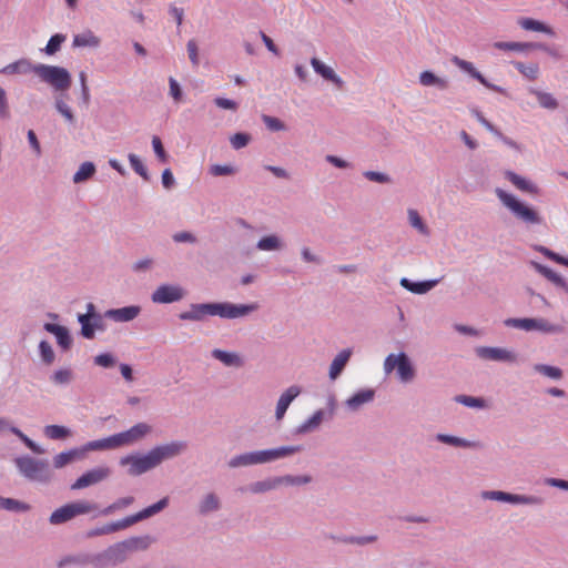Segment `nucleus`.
Instances as JSON below:
<instances>
[{"instance_id":"cd10ccee","label":"nucleus","mask_w":568,"mask_h":568,"mask_svg":"<svg viewBox=\"0 0 568 568\" xmlns=\"http://www.w3.org/2000/svg\"><path fill=\"white\" fill-rule=\"evenodd\" d=\"M128 527H129L128 521L125 518H123V519H120L116 521L108 523L101 527H95V528L88 530L87 537L93 538V537H98V536H102V535H109V534L125 529Z\"/></svg>"},{"instance_id":"e2e57ef3","label":"nucleus","mask_w":568,"mask_h":568,"mask_svg":"<svg viewBox=\"0 0 568 568\" xmlns=\"http://www.w3.org/2000/svg\"><path fill=\"white\" fill-rule=\"evenodd\" d=\"M515 68L529 80H535L539 73V67L537 63L525 64L523 62H514Z\"/></svg>"},{"instance_id":"4c0bfd02","label":"nucleus","mask_w":568,"mask_h":568,"mask_svg":"<svg viewBox=\"0 0 568 568\" xmlns=\"http://www.w3.org/2000/svg\"><path fill=\"white\" fill-rule=\"evenodd\" d=\"M100 38L94 36L92 31L88 30L83 33L75 34L73 38L72 45L74 48H98L100 45Z\"/></svg>"},{"instance_id":"423d86ee","label":"nucleus","mask_w":568,"mask_h":568,"mask_svg":"<svg viewBox=\"0 0 568 568\" xmlns=\"http://www.w3.org/2000/svg\"><path fill=\"white\" fill-rule=\"evenodd\" d=\"M396 371L397 378L404 383H412L416 377L415 366L405 352L398 354L390 353L384 361V372L390 374Z\"/></svg>"},{"instance_id":"a211bd4d","label":"nucleus","mask_w":568,"mask_h":568,"mask_svg":"<svg viewBox=\"0 0 568 568\" xmlns=\"http://www.w3.org/2000/svg\"><path fill=\"white\" fill-rule=\"evenodd\" d=\"M141 313V306L129 305L121 308H111L104 313V317L110 318L114 322H131Z\"/></svg>"},{"instance_id":"49530a36","label":"nucleus","mask_w":568,"mask_h":568,"mask_svg":"<svg viewBox=\"0 0 568 568\" xmlns=\"http://www.w3.org/2000/svg\"><path fill=\"white\" fill-rule=\"evenodd\" d=\"M43 432L48 438L53 440H63L71 436L70 428L62 425H47Z\"/></svg>"},{"instance_id":"09e8293b","label":"nucleus","mask_w":568,"mask_h":568,"mask_svg":"<svg viewBox=\"0 0 568 568\" xmlns=\"http://www.w3.org/2000/svg\"><path fill=\"white\" fill-rule=\"evenodd\" d=\"M87 566L88 565V554L87 552H79L75 555H68L61 558L57 562L58 568H65L67 566Z\"/></svg>"},{"instance_id":"603ef678","label":"nucleus","mask_w":568,"mask_h":568,"mask_svg":"<svg viewBox=\"0 0 568 568\" xmlns=\"http://www.w3.org/2000/svg\"><path fill=\"white\" fill-rule=\"evenodd\" d=\"M311 475H284L280 476L281 486H302L312 483Z\"/></svg>"},{"instance_id":"bb28decb","label":"nucleus","mask_w":568,"mask_h":568,"mask_svg":"<svg viewBox=\"0 0 568 568\" xmlns=\"http://www.w3.org/2000/svg\"><path fill=\"white\" fill-rule=\"evenodd\" d=\"M324 420H327L326 412L324 409H318L308 419L302 423L296 428L295 433L303 435L315 432Z\"/></svg>"},{"instance_id":"39448f33","label":"nucleus","mask_w":568,"mask_h":568,"mask_svg":"<svg viewBox=\"0 0 568 568\" xmlns=\"http://www.w3.org/2000/svg\"><path fill=\"white\" fill-rule=\"evenodd\" d=\"M36 74L57 92H67L72 84L71 73L63 67L37 63Z\"/></svg>"},{"instance_id":"5701e85b","label":"nucleus","mask_w":568,"mask_h":568,"mask_svg":"<svg viewBox=\"0 0 568 568\" xmlns=\"http://www.w3.org/2000/svg\"><path fill=\"white\" fill-rule=\"evenodd\" d=\"M494 48L503 51H531V50H548V45L541 42H505L497 41Z\"/></svg>"},{"instance_id":"bf43d9fd","label":"nucleus","mask_w":568,"mask_h":568,"mask_svg":"<svg viewBox=\"0 0 568 568\" xmlns=\"http://www.w3.org/2000/svg\"><path fill=\"white\" fill-rule=\"evenodd\" d=\"M408 221H409V224L414 229H416L420 234H423V235L429 234L428 226L424 223L423 219L420 217V215L418 214V212L416 210H413V209L408 210Z\"/></svg>"},{"instance_id":"473e14b6","label":"nucleus","mask_w":568,"mask_h":568,"mask_svg":"<svg viewBox=\"0 0 568 568\" xmlns=\"http://www.w3.org/2000/svg\"><path fill=\"white\" fill-rule=\"evenodd\" d=\"M116 448L118 446L113 434L105 438L88 442L84 446L81 447V450H83L84 457L85 454L91 450H111Z\"/></svg>"},{"instance_id":"7ed1b4c3","label":"nucleus","mask_w":568,"mask_h":568,"mask_svg":"<svg viewBox=\"0 0 568 568\" xmlns=\"http://www.w3.org/2000/svg\"><path fill=\"white\" fill-rule=\"evenodd\" d=\"M14 464L19 473L30 481L48 484L52 479L53 473L47 459H37L27 455L16 458Z\"/></svg>"},{"instance_id":"a878e982","label":"nucleus","mask_w":568,"mask_h":568,"mask_svg":"<svg viewBox=\"0 0 568 568\" xmlns=\"http://www.w3.org/2000/svg\"><path fill=\"white\" fill-rule=\"evenodd\" d=\"M352 354V348H345L335 356L331 363L328 372V376L332 381H335L342 374Z\"/></svg>"},{"instance_id":"338daca9","label":"nucleus","mask_w":568,"mask_h":568,"mask_svg":"<svg viewBox=\"0 0 568 568\" xmlns=\"http://www.w3.org/2000/svg\"><path fill=\"white\" fill-rule=\"evenodd\" d=\"M93 363L103 368H112L116 364V357L112 353H101L94 356Z\"/></svg>"},{"instance_id":"f8f14e48","label":"nucleus","mask_w":568,"mask_h":568,"mask_svg":"<svg viewBox=\"0 0 568 568\" xmlns=\"http://www.w3.org/2000/svg\"><path fill=\"white\" fill-rule=\"evenodd\" d=\"M475 353L480 359L485 361L516 363L518 359L515 352L503 347L478 346L475 348Z\"/></svg>"},{"instance_id":"4468645a","label":"nucleus","mask_w":568,"mask_h":568,"mask_svg":"<svg viewBox=\"0 0 568 568\" xmlns=\"http://www.w3.org/2000/svg\"><path fill=\"white\" fill-rule=\"evenodd\" d=\"M452 62L457 65L458 68H460L463 71L467 72L473 79L477 80L478 82H480L485 88L491 90V91H495L497 93H500L503 95H508V92L505 88L503 87H499V85H496L491 82H489L475 67L471 62L469 61H466V60H463L460 58H458L457 55H455L453 59H452Z\"/></svg>"},{"instance_id":"4be33fe9","label":"nucleus","mask_w":568,"mask_h":568,"mask_svg":"<svg viewBox=\"0 0 568 568\" xmlns=\"http://www.w3.org/2000/svg\"><path fill=\"white\" fill-rule=\"evenodd\" d=\"M439 282L440 278L413 282L407 277H402L399 285L410 293L423 295L433 290Z\"/></svg>"},{"instance_id":"f704fd0d","label":"nucleus","mask_w":568,"mask_h":568,"mask_svg":"<svg viewBox=\"0 0 568 568\" xmlns=\"http://www.w3.org/2000/svg\"><path fill=\"white\" fill-rule=\"evenodd\" d=\"M531 265L538 273L544 275L551 283L568 291V285L566 281L559 274L555 273L551 268L534 261L531 262Z\"/></svg>"},{"instance_id":"72a5a7b5","label":"nucleus","mask_w":568,"mask_h":568,"mask_svg":"<svg viewBox=\"0 0 568 568\" xmlns=\"http://www.w3.org/2000/svg\"><path fill=\"white\" fill-rule=\"evenodd\" d=\"M419 82L425 87H436L440 90H446L449 87V81L437 77L433 71L426 70L419 74Z\"/></svg>"},{"instance_id":"9b49d317","label":"nucleus","mask_w":568,"mask_h":568,"mask_svg":"<svg viewBox=\"0 0 568 568\" xmlns=\"http://www.w3.org/2000/svg\"><path fill=\"white\" fill-rule=\"evenodd\" d=\"M186 291L178 284H162L153 291L151 301L156 304H171L184 298Z\"/></svg>"},{"instance_id":"dca6fc26","label":"nucleus","mask_w":568,"mask_h":568,"mask_svg":"<svg viewBox=\"0 0 568 568\" xmlns=\"http://www.w3.org/2000/svg\"><path fill=\"white\" fill-rule=\"evenodd\" d=\"M168 505H169V497H163L155 504L148 506L146 508L138 511L136 514L125 517L129 527L139 521H142L144 519H148V518L159 514L160 511L165 509L168 507Z\"/></svg>"},{"instance_id":"79ce46f5","label":"nucleus","mask_w":568,"mask_h":568,"mask_svg":"<svg viewBox=\"0 0 568 568\" xmlns=\"http://www.w3.org/2000/svg\"><path fill=\"white\" fill-rule=\"evenodd\" d=\"M0 507L8 511L16 513H26L31 509V506L29 504L9 497H0Z\"/></svg>"},{"instance_id":"412c9836","label":"nucleus","mask_w":568,"mask_h":568,"mask_svg":"<svg viewBox=\"0 0 568 568\" xmlns=\"http://www.w3.org/2000/svg\"><path fill=\"white\" fill-rule=\"evenodd\" d=\"M302 393V388L297 385L290 386L278 398L275 409V417L281 420L291 403Z\"/></svg>"},{"instance_id":"3c124183","label":"nucleus","mask_w":568,"mask_h":568,"mask_svg":"<svg viewBox=\"0 0 568 568\" xmlns=\"http://www.w3.org/2000/svg\"><path fill=\"white\" fill-rule=\"evenodd\" d=\"M504 325L530 332L534 331L535 317L507 318L504 321Z\"/></svg>"},{"instance_id":"6ab92c4d","label":"nucleus","mask_w":568,"mask_h":568,"mask_svg":"<svg viewBox=\"0 0 568 568\" xmlns=\"http://www.w3.org/2000/svg\"><path fill=\"white\" fill-rule=\"evenodd\" d=\"M44 331L51 333L55 336L58 345L63 351H69L73 344V338L65 326L54 324V323H45L43 325Z\"/></svg>"},{"instance_id":"680f3d73","label":"nucleus","mask_w":568,"mask_h":568,"mask_svg":"<svg viewBox=\"0 0 568 568\" xmlns=\"http://www.w3.org/2000/svg\"><path fill=\"white\" fill-rule=\"evenodd\" d=\"M455 400L466 407L470 408H484L486 407V402L481 397H474L468 395H457Z\"/></svg>"},{"instance_id":"ddd939ff","label":"nucleus","mask_w":568,"mask_h":568,"mask_svg":"<svg viewBox=\"0 0 568 568\" xmlns=\"http://www.w3.org/2000/svg\"><path fill=\"white\" fill-rule=\"evenodd\" d=\"M111 475V469L106 466H99L92 468L84 474H82L72 485V490L83 489L93 485H97Z\"/></svg>"},{"instance_id":"ea45409f","label":"nucleus","mask_w":568,"mask_h":568,"mask_svg":"<svg viewBox=\"0 0 568 568\" xmlns=\"http://www.w3.org/2000/svg\"><path fill=\"white\" fill-rule=\"evenodd\" d=\"M221 508V501L214 493H209L204 496L199 505V513L207 515L217 511Z\"/></svg>"},{"instance_id":"774afa93","label":"nucleus","mask_w":568,"mask_h":568,"mask_svg":"<svg viewBox=\"0 0 568 568\" xmlns=\"http://www.w3.org/2000/svg\"><path fill=\"white\" fill-rule=\"evenodd\" d=\"M227 466L230 468H241V467L253 466L252 465V460H251L250 452L243 453V454H240V455H236V456L232 457L227 462Z\"/></svg>"},{"instance_id":"5fc2aeb1","label":"nucleus","mask_w":568,"mask_h":568,"mask_svg":"<svg viewBox=\"0 0 568 568\" xmlns=\"http://www.w3.org/2000/svg\"><path fill=\"white\" fill-rule=\"evenodd\" d=\"M54 108L65 119L67 122H69L70 124H73L75 122V118L72 110L63 100V94H60L55 98Z\"/></svg>"},{"instance_id":"a18cd8bd","label":"nucleus","mask_w":568,"mask_h":568,"mask_svg":"<svg viewBox=\"0 0 568 568\" xmlns=\"http://www.w3.org/2000/svg\"><path fill=\"white\" fill-rule=\"evenodd\" d=\"M97 172L95 165L93 162H83L79 170L73 175L74 183H83L90 180Z\"/></svg>"},{"instance_id":"2f4dec72","label":"nucleus","mask_w":568,"mask_h":568,"mask_svg":"<svg viewBox=\"0 0 568 568\" xmlns=\"http://www.w3.org/2000/svg\"><path fill=\"white\" fill-rule=\"evenodd\" d=\"M83 457V450L81 448H72L67 452H62L53 457V466L54 468H63L64 466L82 459Z\"/></svg>"},{"instance_id":"0eeeda50","label":"nucleus","mask_w":568,"mask_h":568,"mask_svg":"<svg viewBox=\"0 0 568 568\" xmlns=\"http://www.w3.org/2000/svg\"><path fill=\"white\" fill-rule=\"evenodd\" d=\"M98 508V504L87 500L69 503L52 511L49 517V523L51 525H61L79 515L89 514Z\"/></svg>"},{"instance_id":"de8ad7c7","label":"nucleus","mask_w":568,"mask_h":568,"mask_svg":"<svg viewBox=\"0 0 568 568\" xmlns=\"http://www.w3.org/2000/svg\"><path fill=\"white\" fill-rule=\"evenodd\" d=\"M534 331H539L546 334H560L564 333L565 328L561 325L550 323L546 318L535 317Z\"/></svg>"},{"instance_id":"c9c22d12","label":"nucleus","mask_w":568,"mask_h":568,"mask_svg":"<svg viewBox=\"0 0 568 568\" xmlns=\"http://www.w3.org/2000/svg\"><path fill=\"white\" fill-rule=\"evenodd\" d=\"M281 486L280 476L270 477L264 480L254 481L248 486V489L253 494H264L270 490H274Z\"/></svg>"},{"instance_id":"e433bc0d","label":"nucleus","mask_w":568,"mask_h":568,"mask_svg":"<svg viewBox=\"0 0 568 568\" xmlns=\"http://www.w3.org/2000/svg\"><path fill=\"white\" fill-rule=\"evenodd\" d=\"M285 247L283 241L275 234L261 237L256 243L260 251H281Z\"/></svg>"},{"instance_id":"393cba45","label":"nucleus","mask_w":568,"mask_h":568,"mask_svg":"<svg viewBox=\"0 0 568 568\" xmlns=\"http://www.w3.org/2000/svg\"><path fill=\"white\" fill-rule=\"evenodd\" d=\"M311 65L313 67L314 71L323 79L331 81L339 89L343 88L344 81L341 79V77H338L332 68L323 63L320 59L312 58Z\"/></svg>"},{"instance_id":"69168bd1","label":"nucleus","mask_w":568,"mask_h":568,"mask_svg":"<svg viewBox=\"0 0 568 568\" xmlns=\"http://www.w3.org/2000/svg\"><path fill=\"white\" fill-rule=\"evenodd\" d=\"M50 379L55 385H68L73 379V374L68 368L58 369L51 375Z\"/></svg>"},{"instance_id":"052dcab7","label":"nucleus","mask_w":568,"mask_h":568,"mask_svg":"<svg viewBox=\"0 0 568 568\" xmlns=\"http://www.w3.org/2000/svg\"><path fill=\"white\" fill-rule=\"evenodd\" d=\"M128 159H129V162H130L132 169L134 170V172L136 174H139L144 181H149L150 174L148 172L146 166L141 161V159L136 154H133V153H130L128 155Z\"/></svg>"},{"instance_id":"7c9ffc66","label":"nucleus","mask_w":568,"mask_h":568,"mask_svg":"<svg viewBox=\"0 0 568 568\" xmlns=\"http://www.w3.org/2000/svg\"><path fill=\"white\" fill-rule=\"evenodd\" d=\"M505 178L513 183L518 190L523 192H527L529 194H537L538 187L530 182L529 180L520 176L519 174L513 172V171H506Z\"/></svg>"},{"instance_id":"aec40b11","label":"nucleus","mask_w":568,"mask_h":568,"mask_svg":"<svg viewBox=\"0 0 568 568\" xmlns=\"http://www.w3.org/2000/svg\"><path fill=\"white\" fill-rule=\"evenodd\" d=\"M78 322L81 325V335L87 339H92L95 336V331L104 329V322L102 315L93 316L92 318H88L85 316H78Z\"/></svg>"},{"instance_id":"f257e3e1","label":"nucleus","mask_w":568,"mask_h":568,"mask_svg":"<svg viewBox=\"0 0 568 568\" xmlns=\"http://www.w3.org/2000/svg\"><path fill=\"white\" fill-rule=\"evenodd\" d=\"M185 440H172L166 444L151 448L146 454H130L119 460V465L128 467L126 474L131 477L141 476L158 466L164 460L173 459L187 450Z\"/></svg>"},{"instance_id":"c03bdc74","label":"nucleus","mask_w":568,"mask_h":568,"mask_svg":"<svg viewBox=\"0 0 568 568\" xmlns=\"http://www.w3.org/2000/svg\"><path fill=\"white\" fill-rule=\"evenodd\" d=\"M529 92L534 94L541 108L548 110H555L558 108V101L548 92H544L537 89H529Z\"/></svg>"},{"instance_id":"0e129e2a","label":"nucleus","mask_w":568,"mask_h":568,"mask_svg":"<svg viewBox=\"0 0 568 568\" xmlns=\"http://www.w3.org/2000/svg\"><path fill=\"white\" fill-rule=\"evenodd\" d=\"M88 565H91L94 568L111 567V564L109 561L105 550L98 552V554H88Z\"/></svg>"},{"instance_id":"f3484780","label":"nucleus","mask_w":568,"mask_h":568,"mask_svg":"<svg viewBox=\"0 0 568 568\" xmlns=\"http://www.w3.org/2000/svg\"><path fill=\"white\" fill-rule=\"evenodd\" d=\"M376 390L373 388H363L353 394L345 400V406L351 412L359 410L364 405L374 400Z\"/></svg>"},{"instance_id":"f03ea898","label":"nucleus","mask_w":568,"mask_h":568,"mask_svg":"<svg viewBox=\"0 0 568 568\" xmlns=\"http://www.w3.org/2000/svg\"><path fill=\"white\" fill-rule=\"evenodd\" d=\"M258 308L256 303L233 304L230 302L192 303L187 311L179 314L181 321L203 322L207 316L222 318L244 317Z\"/></svg>"},{"instance_id":"2eb2a0df","label":"nucleus","mask_w":568,"mask_h":568,"mask_svg":"<svg viewBox=\"0 0 568 568\" xmlns=\"http://www.w3.org/2000/svg\"><path fill=\"white\" fill-rule=\"evenodd\" d=\"M452 62L457 65L458 68H460L463 71L467 72L473 79L477 80L478 82H480L485 88L491 90V91H495L497 93H500L503 95H508V92L505 88L503 87H499V85H496L491 82H489L475 67L471 62L469 61H466V60H463L460 58H458L457 55H455L453 59H452Z\"/></svg>"},{"instance_id":"58836bf2","label":"nucleus","mask_w":568,"mask_h":568,"mask_svg":"<svg viewBox=\"0 0 568 568\" xmlns=\"http://www.w3.org/2000/svg\"><path fill=\"white\" fill-rule=\"evenodd\" d=\"M105 552L108 555L111 566H116L126 560L128 551L121 541L108 547L105 549Z\"/></svg>"},{"instance_id":"1a4fd4ad","label":"nucleus","mask_w":568,"mask_h":568,"mask_svg":"<svg viewBox=\"0 0 568 568\" xmlns=\"http://www.w3.org/2000/svg\"><path fill=\"white\" fill-rule=\"evenodd\" d=\"M484 499L509 503L514 505L541 506L545 499L535 495H518L501 490H485L481 493Z\"/></svg>"},{"instance_id":"4d7b16f0","label":"nucleus","mask_w":568,"mask_h":568,"mask_svg":"<svg viewBox=\"0 0 568 568\" xmlns=\"http://www.w3.org/2000/svg\"><path fill=\"white\" fill-rule=\"evenodd\" d=\"M39 354L44 365L49 366L53 364L55 359V354L51 344L48 341L43 339L39 343Z\"/></svg>"},{"instance_id":"8fccbe9b","label":"nucleus","mask_w":568,"mask_h":568,"mask_svg":"<svg viewBox=\"0 0 568 568\" xmlns=\"http://www.w3.org/2000/svg\"><path fill=\"white\" fill-rule=\"evenodd\" d=\"M133 503H134V497L133 496H126V497L119 498L114 503L109 505L108 507H105L102 510H100L99 515L109 516V515L113 514L116 510H121V509H124V508L129 507Z\"/></svg>"},{"instance_id":"c85d7f7f","label":"nucleus","mask_w":568,"mask_h":568,"mask_svg":"<svg viewBox=\"0 0 568 568\" xmlns=\"http://www.w3.org/2000/svg\"><path fill=\"white\" fill-rule=\"evenodd\" d=\"M436 440L446 445H450L454 447H462V448H480L481 444L479 442L468 440L462 437H457L454 435L448 434H437Z\"/></svg>"},{"instance_id":"6e6552de","label":"nucleus","mask_w":568,"mask_h":568,"mask_svg":"<svg viewBox=\"0 0 568 568\" xmlns=\"http://www.w3.org/2000/svg\"><path fill=\"white\" fill-rule=\"evenodd\" d=\"M303 450L302 445L280 446L270 449L250 452L252 465L267 464L292 456Z\"/></svg>"},{"instance_id":"b1692460","label":"nucleus","mask_w":568,"mask_h":568,"mask_svg":"<svg viewBox=\"0 0 568 568\" xmlns=\"http://www.w3.org/2000/svg\"><path fill=\"white\" fill-rule=\"evenodd\" d=\"M211 355L213 358L223 363L226 367L241 368L245 364L243 357L236 352L214 348Z\"/></svg>"},{"instance_id":"20e7f679","label":"nucleus","mask_w":568,"mask_h":568,"mask_svg":"<svg viewBox=\"0 0 568 568\" xmlns=\"http://www.w3.org/2000/svg\"><path fill=\"white\" fill-rule=\"evenodd\" d=\"M495 194L503 205L507 207L518 221L528 225L541 224L542 219L538 212L531 206L519 201L515 195L500 187H496Z\"/></svg>"},{"instance_id":"9d476101","label":"nucleus","mask_w":568,"mask_h":568,"mask_svg":"<svg viewBox=\"0 0 568 568\" xmlns=\"http://www.w3.org/2000/svg\"><path fill=\"white\" fill-rule=\"evenodd\" d=\"M151 432V425L146 423H138L124 432L114 434L116 446L118 448H120L138 444L142 439H144Z\"/></svg>"},{"instance_id":"864d4df0","label":"nucleus","mask_w":568,"mask_h":568,"mask_svg":"<svg viewBox=\"0 0 568 568\" xmlns=\"http://www.w3.org/2000/svg\"><path fill=\"white\" fill-rule=\"evenodd\" d=\"M9 429L13 435H16L18 438L21 439V442L29 448L31 449L33 453L36 454H43L44 450L36 443L33 442L31 438H29L26 434H23L18 427L16 426H11L9 424V427L7 428Z\"/></svg>"},{"instance_id":"c756f323","label":"nucleus","mask_w":568,"mask_h":568,"mask_svg":"<svg viewBox=\"0 0 568 568\" xmlns=\"http://www.w3.org/2000/svg\"><path fill=\"white\" fill-rule=\"evenodd\" d=\"M37 64L31 63L28 59H20L3 67L0 72L3 74H27L33 72L36 74Z\"/></svg>"},{"instance_id":"37998d69","label":"nucleus","mask_w":568,"mask_h":568,"mask_svg":"<svg viewBox=\"0 0 568 568\" xmlns=\"http://www.w3.org/2000/svg\"><path fill=\"white\" fill-rule=\"evenodd\" d=\"M126 551L145 550L151 544L150 536L131 537L121 541Z\"/></svg>"},{"instance_id":"13d9d810","label":"nucleus","mask_w":568,"mask_h":568,"mask_svg":"<svg viewBox=\"0 0 568 568\" xmlns=\"http://www.w3.org/2000/svg\"><path fill=\"white\" fill-rule=\"evenodd\" d=\"M534 371L555 381L562 377V371L559 367L547 364H536Z\"/></svg>"},{"instance_id":"a19ab883","label":"nucleus","mask_w":568,"mask_h":568,"mask_svg":"<svg viewBox=\"0 0 568 568\" xmlns=\"http://www.w3.org/2000/svg\"><path fill=\"white\" fill-rule=\"evenodd\" d=\"M518 24L527 31L554 34V31L549 26L545 24L541 21L535 20L532 18H521V19H519Z\"/></svg>"},{"instance_id":"6e6d98bb","label":"nucleus","mask_w":568,"mask_h":568,"mask_svg":"<svg viewBox=\"0 0 568 568\" xmlns=\"http://www.w3.org/2000/svg\"><path fill=\"white\" fill-rule=\"evenodd\" d=\"M67 37L62 33H55L50 37L47 45L43 49V52L48 55H54L60 51L62 43L65 41Z\"/></svg>"}]
</instances>
